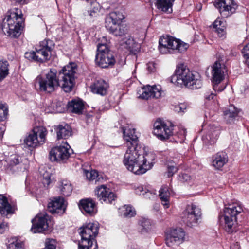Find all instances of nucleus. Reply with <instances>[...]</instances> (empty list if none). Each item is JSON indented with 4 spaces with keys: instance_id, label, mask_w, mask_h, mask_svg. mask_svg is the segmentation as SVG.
Wrapping results in <instances>:
<instances>
[{
    "instance_id": "6",
    "label": "nucleus",
    "mask_w": 249,
    "mask_h": 249,
    "mask_svg": "<svg viewBox=\"0 0 249 249\" xmlns=\"http://www.w3.org/2000/svg\"><path fill=\"white\" fill-rule=\"evenodd\" d=\"M243 211V208L238 202H233L225 205L223 214L219 216V221L225 225V230L229 232H232L233 227L237 221V216Z\"/></svg>"
},
{
    "instance_id": "24",
    "label": "nucleus",
    "mask_w": 249,
    "mask_h": 249,
    "mask_svg": "<svg viewBox=\"0 0 249 249\" xmlns=\"http://www.w3.org/2000/svg\"><path fill=\"white\" fill-rule=\"evenodd\" d=\"M123 137L126 142V147L130 145H137L138 137L135 134L134 129L123 128Z\"/></svg>"
},
{
    "instance_id": "41",
    "label": "nucleus",
    "mask_w": 249,
    "mask_h": 249,
    "mask_svg": "<svg viewBox=\"0 0 249 249\" xmlns=\"http://www.w3.org/2000/svg\"><path fill=\"white\" fill-rule=\"evenodd\" d=\"M151 88H152V90H151L152 97L155 98H160L161 96L162 92L161 86L160 85L153 86H151Z\"/></svg>"
},
{
    "instance_id": "31",
    "label": "nucleus",
    "mask_w": 249,
    "mask_h": 249,
    "mask_svg": "<svg viewBox=\"0 0 249 249\" xmlns=\"http://www.w3.org/2000/svg\"><path fill=\"white\" fill-rule=\"evenodd\" d=\"M68 106L71 112L77 114L81 113L84 108V104L80 100H72L69 102Z\"/></svg>"
},
{
    "instance_id": "28",
    "label": "nucleus",
    "mask_w": 249,
    "mask_h": 249,
    "mask_svg": "<svg viewBox=\"0 0 249 249\" xmlns=\"http://www.w3.org/2000/svg\"><path fill=\"white\" fill-rule=\"evenodd\" d=\"M106 27L108 29L113 35L116 36H122L125 35L127 31L126 25L124 24H118V25L112 26L110 25L107 23V21H106Z\"/></svg>"
},
{
    "instance_id": "14",
    "label": "nucleus",
    "mask_w": 249,
    "mask_h": 249,
    "mask_svg": "<svg viewBox=\"0 0 249 249\" xmlns=\"http://www.w3.org/2000/svg\"><path fill=\"white\" fill-rule=\"evenodd\" d=\"M72 152L70 146L67 143H65L51 149L50 152V159L53 161L65 162Z\"/></svg>"
},
{
    "instance_id": "49",
    "label": "nucleus",
    "mask_w": 249,
    "mask_h": 249,
    "mask_svg": "<svg viewBox=\"0 0 249 249\" xmlns=\"http://www.w3.org/2000/svg\"><path fill=\"white\" fill-rule=\"evenodd\" d=\"M136 193L140 195H144L145 191H146V188H144L142 185H139L135 188Z\"/></svg>"
},
{
    "instance_id": "53",
    "label": "nucleus",
    "mask_w": 249,
    "mask_h": 249,
    "mask_svg": "<svg viewBox=\"0 0 249 249\" xmlns=\"http://www.w3.org/2000/svg\"><path fill=\"white\" fill-rule=\"evenodd\" d=\"M147 69L149 72H154L155 70V64L153 62L148 63L147 65Z\"/></svg>"
},
{
    "instance_id": "15",
    "label": "nucleus",
    "mask_w": 249,
    "mask_h": 249,
    "mask_svg": "<svg viewBox=\"0 0 249 249\" xmlns=\"http://www.w3.org/2000/svg\"><path fill=\"white\" fill-rule=\"evenodd\" d=\"M214 5L224 18L234 13L237 7L234 0H215Z\"/></svg>"
},
{
    "instance_id": "30",
    "label": "nucleus",
    "mask_w": 249,
    "mask_h": 249,
    "mask_svg": "<svg viewBox=\"0 0 249 249\" xmlns=\"http://www.w3.org/2000/svg\"><path fill=\"white\" fill-rule=\"evenodd\" d=\"M71 135V129L69 125H58L57 130V137L58 139H67Z\"/></svg>"
},
{
    "instance_id": "7",
    "label": "nucleus",
    "mask_w": 249,
    "mask_h": 249,
    "mask_svg": "<svg viewBox=\"0 0 249 249\" xmlns=\"http://www.w3.org/2000/svg\"><path fill=\"white\" fill-rule=\"evenodd\" d=\"M54 47V43L50 39L40 42L36 52L31 51L25 53V57L30 61L42 63L49 60Z\"/></svg>"
},
{
    "instance_id": "20",
    "label": "nucleus",
    "mask_w": 249,
    "mask_h": 249,
    "mask_svg": "<svg viewBox=\"0 0 249 249\" xmlns=\"http://www.w3.org/2000/svg\"><path fill=\"white\" fill-rule=\"evenodd\" d=\"M220 134V128L214 125H209L206 134L202 137V141L206 146L214 144Z\"/></svg>"
},
{
    "instance_id": "4",
    "label": "nucleus",
    "mask_w": 249,
    "mask_h": 249,
    "mask_svg": "<svg viewBox=\"0 0 249 249\" xmlns=\"http://www.w3.org/2000/svg\"><path fill=\"white\" fill-rule=\"evenodd\" d=\"M79 230L81 239L78 243V249H98L95 240L98 233V225L89 223L80 227Z\"/></svg>"
},
{
    "instance_id": "39",
    "label": "nucleus",
    "mask_w": 249,
    "mask_h": 249,
    "mask_svg": "<svg viewBox=\"0 0 249 249\" xmlns=\"http://www.w3.org/2000/svg\"><path fill=\"white\" fill-rule=\"evenodd\" d=\"M9 64L6 60L0 61V79L5 78L9 73Z\"/></svg>"
},
{
    "instance_id": "10",
    "label": "nucleus",
    "mask_w": 249,
    "mask_h": 249,
    "mask_svg": "<svg viewBox=\"0 0 249 249\" xmlns=\"http://www.w3.org/2000/svg\"><path fill=\"white\" fill-rule=\"evenodd\" d=\"M201 209L194 204L187 205L183 211L181 218L182 221L190 227L196 226L201 219Z\"/></svg>"
},
{
    "instance_id": "43",
    "label": "nucleus",
    "mask_w": 249,
    "mask_h": 249,
    "mask_svg": "<svg viewBox=\"0 0 249 249\" xmlns=\"http://www.w3.org/2000/svg\"><path fill=\"white\" fill-rule=\"evenodd\" d=\"M8 108L6 105L0 102V121L5 119L8 114Z\"/></svg>"
},
{
    "instance_id": "8",
    "label": "nucleus",
    "mask_w": 249,
    "mask_h": 249,
    "mask_svg": "<svg viewBox=\"0 0 249 249\" xmlns=\"http://www.w3.org/2000/svg\"><path fill=\"white\" fill-rule=\"evenodd\" d=\"M189 47V44L169 36H162L159 39V50L162 54L184 53Z\"/></svg>"
},
{
    "instance_id": "54",
    "label": "nucleus",
    "mask_w": 249,
    "mask_h": 249,
    "mask_svg": "<svg viewBox=\"0 0 249 249\" xmlns=\"http://www.w3.org/2000/svg\"><path fill=\"white\" fill-rule=\"evenodd\" d=\"M215 95L214 93L210 94L209 92L205 93V98L206 100L210 101L211 99H213Z\"/></svg>"
},
{
    "instance_id": "57",
    "label": "nucleus",
    "mask_w": 249,
    "mask_h": 249,
    "mask_svg": "<svg viewBox=\"0 0 249 249\" xmlns=\"http://www.w3.org/2000/svg\"><path fill=\"white\" fill-rule=\"evenodd\" d=\"M131 42H133V40L129 39L127 41V43L128 42V43L130 44Z\"/></svg>"
},
{
    "instance_id": "13",
    "label": "nucleus",
    "mask_w": 249,
    "mask_h": 249,
    "mask_svg": "<svg viewBox=\"0 0 249 249\" xmlns=\"http://www.w3.org/2000/svg\"><path fill=\"white\" fill-rule=\"evenodd\" d=\"M224 67L221 63L216 61L212 66V83L213 89L215 91L221 92L226 88L225 85H219L224 78Z\"/></svg>"
},
{
    "instance_id": "19",
    "label": "nucleus",
    "mask_w": 249,
    "mask_h": 249,
    "mask_svg": "<svg viewBox=\"0 0 249 249\" xmlns=\"http://www.w3.org/2000/svg\"><path fill=\"white\" fill-rule=\"evenodd\" d=\"M67 204L62 197H55L51 200L48 204V210L53 214H63L66 209Z\"/></svg>"
},
{
    "instance_id": "48",
    "label": "nucleus",
    "mask_w": 249,
    "mask_h": 249,
    "mask_svg": "<svg viewBox=\"0 0 249 249\" xmlns=\"http://www.w3.org/2000/svg\"><path fill=\"white\" fill-rule=\"evenodd\" d=\"M8 230V226L7 222L0 219V233L2 234Z\"/></svg>"
},
{
    "instance_id": "42",
    "label": "nucleus",
    "mask_w": 249,
    "mask_h": 249,
    "mask_svg": "<svg viewBox=\"0 0 249 249\" xmlns=\"http://www.w3.org/2000/svg\"><path fill=\"white\" fill-rule=\"evenodd\" d=\"M91 4L92 7V9L88 11V14L90 17L95 16L96 14L99 11V4L95 1H91Z\"/></svg>"
},
{
    "instance_id": "2",
    "label": "nucleus",
    "mask_w": 249,
    "mask_h": 249,
    "mask_svg": "<svg viewBox=\"0 0 249 249\" xmlns=\"http://www.w3.org/2000/svg\"><path fill=\"white\" fill-rule=\"evenodd\" d=\"M140 145L127 146L124 155L123 163L130 171L136 175H142L151 169L155 163V154L149 151L144 150Z\"/></svg>"
},
{
    "instance_id": "37",
    "label": "nucleus",
    "mask_w": 249,
    "mask_h": 249,
    "mask_svg": "<svg viewBox=\"0 0 249 249\" xmlns=\"http://www.w3.org/2000/svg\"><path fill=\"white\" fill-rule=\"evenodd\" d=\"M8 243L7 249H24V243L16 238L11 239Z\"/></svg>"
},
{
    "instance_id": "55",
    "label": "nucleus",
    "mask_w": 249,
    "mask_h": 249,
    "mask_svg": "<svg viewBox=\"0 0 249 249\" xmlns=\"http://www.w3.org/2000/svg\"><path fill=\"white\" fill-rule=\"evenodd\" d=\"M5 130V127L3 125H0V139L3 137L4 131Z\"/></svg>"
},
{
    "instance_id": "40",
    "label": "nucleus",
    "mask_w": 249,
    "mask_h": 249,
    "mask_svg": "<svg viewBox=\"0 0 249 249\" xmlns=\"http://www.w3.org/2000/svg\"><path fill=\"white\" fill-rule=\"evenodd\" d=\"M85 175L88 180H94L98 181L101 178V176L99 175L97 171L95 170H91L90 171H85Z\"/></svg>"
},
{
    "instance_id": "29",
    "label": "nucleus",
    "mask_w": 249,
    "mask_h": 249,
    "mask_svg": "<svg viewBox=\"0 0 249 249\" xmlns=\"http://www.w3.org/2000/svg\"><path fill=\"white\" fill-rule=\"evenodd\" d=\"M125 18L124 15L120 11H113L110 13L109 17L107 18V21L110 24L112 22V25L116 26L120 22L122 21Z\"/></svg>"
},
{
    "instance_id": "45",
    "label": "nucleus",
    "mask_w": 249,
    "mask_h": 249,
    "mask_svg": "<svg viewBox=\"0 0 249 249\" xmlns=\"http://www.w3.org/2000/svg\"><path fill=\"white\" fill-rule=\"evenodd\" d=\"M56 241L54 239H47L45 242V247L43 249H55Z\"/></svg>"
},
{
    "instance_id": "18",
    "label": "nucleus",
    "mask_w": 249,
    "mask_h": 249,
    "mask_svg": "<svg viewBox=\"0 0 249 249\" xmlns=\"http://www.w3.org/2000/svg\"><path fill=\"white\" fill-rule=\"evenodd\" d=\"M95 192L98 199L101 203H111L116 198L114 194L104 185L97 187Z\"/></svg>"
},
{
    "instance_id": "52",
    "label": "nucleus",
    "mask_w": 249,
    "mask_h": 249,
    "mask_svg": "<svg viewBox=\"0 0 249 249\" xmlns=\"http://www.w3.org/2000/svg\"><path fill=\"white\" fill-rule=\"evenodd\" d=\"M156 194L155 193H152L151 191H150L148 190H146L145 191L144 195L146 198H148L149 199L154 198L155 197Z\"/></svg>"
},
{
    "instance_id": "21",
    "label": "nucleus",
    "mask_w": 249,
    "mask_h": 249,
    "mask_svg": "<svg viewBox=\"0 0 249 249\" xmlns=\"http://www.w3.org/2000/svg\"><path fill=\"white\" fill-rule=\"evenodd\" d=\"M228 161V156L223 151L216 153L212 157V165L217 170H221Z\"/></svg>"
},
{
    "instance_id": "16",
    "label": "nucleus",
    "mask_w": 249,
    "mask_h": 249,
    "mask_svg": "<svg viewBox=\"0 0 249 249\" xmlns=\"http://www.w3.org/2000/svg\"><path fill=\"white\" fill-rule=\"evenodd\" d=\"M49 216L47 214L36 215L32 220L31 231L34 233H41L45 231L49 227Z\"/></svg>"
},
{
    "instance_id": "26",
    "label": "nucleus",
    "mask_w": 249,
    "mask_h": 249,
    "mask_svg": "<svg viewBox=\"0 0 249 249\" xmlns=\"http://www.w3.org/2000/svg\"><path fill=\"white\" fill-rule=\"evenodd\" d=\"M13 212L14 210L8 202L7 198L3 195L0 194V213L2 215H7Z\"/></svg>"
},
{
    "instance_id": "56",
    "label": "nucleus",
    "mask_w": 249,
    "mask_h": 249,
    "mask_svg": "<svg viewBox=\"0 0 249 249\" xmlns=\"http://www.w3.org/2000/svg\"><path fill=\"white\" fill-rule=\"evenodd\" d=\"M11 1H15L21 4H24L25 2V0H10Z\"/></svg>"
},
{
    "instance_id": "47",
    "label": "nucleus",
    "mask_w": 249,
    "mask_h": 249,
    "mask_svg": "<svg viewBox=\"0 0 249 249\" xmlns=\"http://www.w3.org/2000/svg\"><path fill=\"white\" fill-rule=\"evenodd\" d=\"M177 171V168L174 162H171L170 164H167V173L168 176H172Z\"/></svg>"
},
{
    "instance_id": "12",
    "label": "nucleus",
    "mask_w": 249,
    "mask_h": 249,
    "mask_svg": "<svg viewBox=\"0 0 249 249\" xmlns=\"http://www.w3.org/2000/svg\"><path fill=\"white\" fill-rule=\"evenodd\" d=\"M173 125L171 123H166L160 119L154 124L153 134L162 141L169 139L173 134Z\"/></svg>"
},
{
    "instance_id": "34",
    "label": "nucleus",
    "mask_w": 249,
    "mask_h": 249,
    "mask_svg": "<svg viewBox=\"0 0 249 249\" xmlns=\"http://www.w3.org/2000/svg\"><path fill=\"white\" fill-rule=\"evenodd\" d=\"M238 112V109L233 105H231L228 109L224 111V115L227 121L231 123V121L237 116Z\"/></svg>"
},
{
    "instance_id": "35",
    "label": "nucleus",
    "mask_w": 249,
    "mask_h": 249,
    "mask_svg": "<svg viewBox=\"0 0 249 249\" xmlns=\"http://www.w3.org/2000/svg\"><path fill=\"white\" fill-rule=\"evenodd\" d=\"M139 229L142 233L148 232L151 228V223L150 220L142 217L139 221Z\"/></svg>"
},
{
    "instance_id": "23",
    "label": "nucleus",
    "mask_w": 249,
    "mask_h": 249,
    "mask_svg": "<svg viewBox=\"0 0 249 249\" xmlns=\"http://www.w3.org/2000/svg\"><path fill=\"white\" fill-rule=\"evenodd\" d=\"M108 84L104 80H96L90 86L91 90L93 93L105 95L108 88Z\"/></svg>"
},
{
    "instance_id": "38",
    "label": "nucleus",
    "mask_w": 249,
    "mask_h": 249,
    "mask_svg": "<svg viewBox=\"0 0 249 249\" xmlns=\"http://www.w3.org/2000/svg\"><path fill=\"white\" fill-rule=\"evenodd\" d=\"M6 162L7 163L6 168L8 170H11L12 168L19 163V157L17 155H11Z\"/></svg>"
},
{
    "instance_id": "5",
    "label": "nucleus",
    "mask_w": 249,
    "mask_h": 249,
    "mask_svg": "<svg viewBox=\"0 0 249 249\" xmlns=\"http://www.w3.org/2000/svg\"><path fill=\"white\" fill-rule=\"evenodd\" d=\"M23 19L22 16L16 12H8L3 19L1 28L5 35L18 37L21 34Z\"/></svg>"
},
{
    "instance_id": "25",
    "label": "nucleus",
    "mask_w": 249,
    "mask_h": 249,
    "mask_svg": "<svg viewBox=\"0 0 249 249\" xmlns=\"http://www.w3.org/2000/svg\"><path fill=\"white\" fill-rule=\"evenodd\" d=\"M170 195L171 190L167 185L162 186L159 191V196L162 204L166 209L169 207Z\"/></svg>"
},
{
    "instance_id": "11",
    "label": "nucleus",
    "mask_w": 249,
    "mask_h": 249,
    "mask_svg": "<svg viewBox=\"0 0 249 249\" xmlns=\"http://www.w3.org/2000/svg\"><path fill=\"white\" fill-rule=\"evenodd\" d=\"M47 134V131L44 127L41 126L34 127L24 139V144L31 148L42 145L45 142Z\"/></svg>"
},
{
    "instance_id": "27",
    "label": "nucleus",
    "mask_w": 249,
    "mask_h": 249,
    "mask_svg": "<svg viewBox=\"0 0 249 249\" xmlns=\"http://www.w3.org/2000/svg\"><path fill=\"white\" fill-rule=\"evenodd\" d=\"M213 27L219 37H226V23L221 19L217 18L213 22Z\"/></svg>"
},
{
    "instance_id": "44",
    "label": "nucleus",
    "mask_w": 249,
    "mask_h": 249,
    "mask_svg": "<svg viewBox=\"0 0 249 249\" xmlns=\"http://www.w3.org/2000/svg\"><path fill=\"white\" fill-rule=\"evenodd\" d=\"M242 53L244 57L246 58L245 63L249 68V43L243 49Z\"/></svg>"
},
{
    "instance_id": "36",
    "label": "nucleus",
    "mask_w": 249,
    "mask_h": 249,
    "mask_svg": "<svg viewBox=\"0 0 249 249\" xmlns=\"http://www.w3.org/2000/svg\"><path fill=\"white\" fill-rule=\"evenodd\" d=\"M151 90H152L151 86L149 85L144 86L138 92L139 97L143 99H148L150 97H152Z\"/></svg>"
},
{
    "instance_id": "58",
    "label": "nucleus",
    "mask_w": 249,
    "mask_h": 249,
    "mask_svg": "<svg viewBox=\"0 0 249 249\" xmlns=\"http://www.w3.org/2000/svg\"><path fill=\"white\" fill-rule=\"evenodd\" d=\"M129 49L130 50V51H132V49H131V47H129Z\"/></svg>"
},
{
    "instance_id": "22",
    "label": "nucleus",
    "mask_w": 249,
    "mask_h": 249,
    "mask_svg": "<svg viewBox=\"0 0 249 249\" xmlns=\"http://www.w3.org/2000/svg\"><path fill=\"white\" fill-rule=\"evenodd\" d=\"M78 206L83 213L92 215L97 212L94 201L89 198L81 200L78 203Z\"/></svg>"
},
{
    "instance_id": "46",
    "label": "nucleus",
    "mask_w": 249,
    "mask_h": 249,
    "mask_svg": "<svg viewBox=\"0 0 249 249\" xmlns=\"http://www.w3.org/2000/svg\"><path fill=\"white\" fill-rule=\"evenodd\" d=\"M40 172L43 177V184L44 186L49 185L51 183V174L48 172H46L44 173H42L41 171Z\"/></svg>"
},
{
    "instance_id": "50",
    "label": "nucleus",
    "mask_w": 249,
    "mask_h": 249,
    "mask_svg": "<svg viewBox=\"0 0 249 249\" xmlns=\"http://www.w3.org/2000/svg\"><path fill=\"white\" fill-rule=\"evenodd\" d=\"M186 109V106L184 104H179L175 107V111L177 112H183Z\"/></svg>"
},
{
    "instance_id": "1",
    "label": "nucleus",
    "mask_w": 249,
    "mask_h": 249,
    "mask_svg": "<svg viewBox=\"0 0 249 249\" xmlns=\"http://www.w3.org/2000/svg\"><path fill=\"white\" fill-rule=\"evenodd\" d=\"M77 66L74 63H71L65 66L60 71V80L57 77V71L50 69L45 74V76L38 75L35 80V86H38L41 91L51 93L54 91L59 87L66 92H70L74 85L75 74Z\"/></svg>"
},
{
    "instance_id": "32",
    "label": "nucleus",
    "mask_w": 249,
    "mask_h": 249,
    "mask_svg": "<svg viewBox=\"0 0 249 249\" xmlns=\"http://www.w3.org/2000/svg\"><path fill=\"white\" fill-rule=\"evenodd\" d=\"M58 187L61 193L67 196L71 195L73 189L71 183L67 180L61 181Z\"/></svg>"
},
{
    "instance_id": "33",
    "label": "nucleus",
    "mask_w": 249,
    "mask_h": 249,
    "mask_svg": "<svg viewBox=\"0 0 249 249\" xmlns=\"http://www.w3.org/2000/svg\"><path fill=\"white\" fill-rule=\"evenodd\" d=\"M119 213L120 215L124 217L130 218L136 214L134 208L130 205H124L120 208Z\"/></svg>"
},
{
    "instance_id": "9",
    "label": "nucleus",
    "mask_w": 249,
    "mask_h": 249,
    "mask_svg": "<svg viewBox=\"0 0 249 249\" xmlns=\"http://www.w3.org/2000/svg\"><path fill=\"white\" fill-rule=\"evenodd\" d=\"M97 51L95 62L98 66L106 68L115 64V58L109 49L106 37H103L101 42L98 43Z\"/></svg>"
},
{
    "instance_id": "51",
    "label": "nucleus",
    "mask_w": 249,
    "mask_h": 249,
    "mask_svg": "<svg viewBox=\"0 0 249 249\" xmlns=\"http://www.w3.org/2000/svg\"><path fill=\"white\" fill-rule=\"evenodd\" d=\"M191 179V176L187 174H182L179 176V179L183 182H188Z\"/></svg>"
},
{
    "instance_id": "17",
    "label": "nucleus",
    "mask_w": 249,
    "mask_h": 249,
    "mask_svg": "<svg viewBox=\"0 0 249 249\" xmlns=\"http://www.w3.org/2000/svg\"><path fill=\"white\" fill-rule=\"evenodd\" d=\"M185 233L181 228L172 230L166 238V243L169 247L178 245L183 243L185 240Z\"/></svg>"
},
{
    "instance_id": "3",
    "label": "nucleus",
    "mask_w": 249,
    "mask_h": 249,
    "mask_svg": "<svg viewBox=\"0 0 249 249\" xmlns=\"http://www.w3.org/2000/svg\"><path fill=\"white\" fill-rule=\"evenodd\" d=\"M171 82L178 86L184 85L192 89L200 88L202 86L200 74L196 71H190L183 64L178 66L175 73L171 77Z\"/></svg>"
}]
</instances>
